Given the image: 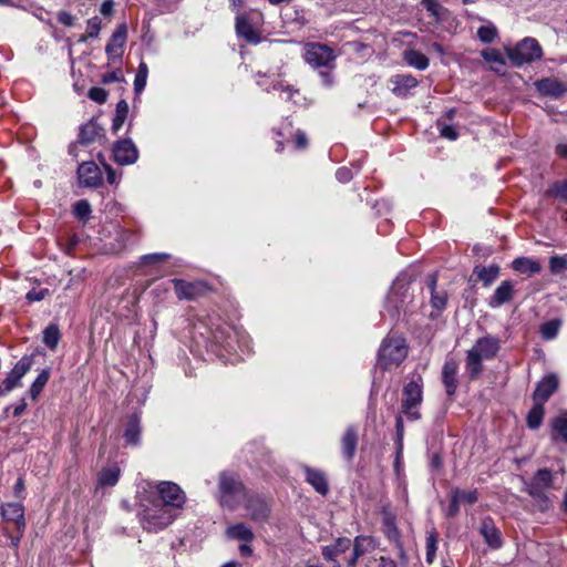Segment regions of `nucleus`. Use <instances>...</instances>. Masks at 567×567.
<instances>
[{
	"mask_svg": "<svg viewBox=\"0 0 567 567\" xmlns=\"http://www.w3.org/2000/svg\"><path fill=\"white\" fill-rule=\"evenodd\" d=\"M501 349L497 337L485 336L478 338L467 351L465 370L471 380H476L483 372V361L494 359Z\"/></svg>",
	"mask_w": 567,
	"mask_h": 567,
	"instance_id": "f257e3e1",
	"label": "nucleus"
},
{
	"mask_svg": "<svg viewBox=\"0 0 567 567\" xmlns=\"http://www.w3.org/2000/svg\"><path fill=\"white\" fill-rule=\"evenodd\" d=\"M477 38L483 43H493L498 38V30L493 23L482 25L477 30Z\"/></svg>",
	"mask_w": 567,
	"mask_h": 567,
	"instance_id": "c03bdc74",
	"label": "nucleus"
},
{
	"mask_svg": "<svg viewBox=\"0 0 567 567\" xmlns=\"http://www.w3.org/2000/svg\"><path fill=\"white\" fill-rule=\"evenodd\" d=\"M423 401V379L417 375L408 382L402 390L401 413L409 421L421 419L420 406Z\"/></svg>",
	"mask_w": 567,
	"mask_h": 567,
	"instance_id": "423d86ee",
	"label": "nucleus"
},
{
	"mask_svg": "<svg viewBox=\"0 0 567 567\" xmlns=\"http://www.w3.org/2000/svg\"><path fill=\"white\" fill-rule=\"evenodd\" d=\"M61 339V333L58 324L50 323L43 331V343L52 351H54Z\"/></svg>",
	"mask_w": 567,
	"mask_h": 567,
	"instance_id": "4c0bfd02",
	"label": "nucleus"
},
{
	"mask_svg": "<svg viewBox=\"0 0 567 567\" xmlns=\"http://www.w3.org/2000/svg\"><path fill=\"white\" fill-rule=\"evenodd\" d=\"M113 159L122 166L132 165L138 159V150L130 138L117 141L113 146Z\"/></svg>",
	"mask_w": 567,
	"mask_h": 567,
	"instance_id": "2eb2a0df",
	"label": "nucleus"
},
{
	"mask_svg": "<svg viewBox=\"0 0 567 567\" xmlns=\"http://www.w3.org/2000/svg\"><path fill=\"white\" fill-rule=\"evenodd\" d=\"M439 126H440L441 136H443L447 140H451V141H455L457 138L458 132L454 126L441 125L440 123H439Z\"/></svg>",
	"mask_w": 567,
	"mask_h": 567,
	"instance_id": "13d9d810",
	"label": "nucleus"
},
{
	"mask_svg": "<svg viewBox=\"0 0 567 567\" xmlns=\"http://www.w3.org/2000/svg\"><path fill=\"white\" fill-rule=\"evenodd\" d=\"M393 85L392 92L399 97H406L410 95L411 90L417 86V80L410 74H396L390 79Z\"/></svg>",
	"mask_w": 567,
	"mask_h": 567,
	"instance_id": "412c9836",
	"label": "nucleus"
},
{
	"mask_svg": "<svg viewBox=\"0 0 567 567\" xmlns=\"http://www.w3.org/2000/svg\"><path fill=\"white\" fill-rule=\"evenodd\" d=\"M245 509L247 517L257 524H265L270 517V506L260 495L254 494L245 497Z\"/></svg>",
	"mask_w": 567,
	"mask_h": 567,
	"instance_id": "ddd939ff",
	"label": "nucleus"
},
{
	"mask_svg": "<svg viewBox=\"0 0 567 567\" xmlns=\"http://www.w3.org/2000/svg\"><path fill=\"white\" fill-rule=\"evenodd\" d=\"M437 277L432 274L427 277V285L431 291V305L434 309L441 311L446 306V293L436 290Z\"/></svg>",
	"mask_w": 567,
	"mask_h": 567,
	"instance_id": "473e14b6",
	"label": "nucleus"
},
{
	"mask_svg": "<svg viewBox=\"0 0 567 567\" xmlns=\"http://www.w3.org/2000/svg\"><path fill=\"white\" fill-rule=\"evenodd\" d=\"M0 515L6 523L1 527L3 535L10 539L11 546L18 548L27 525L23 505L21 503L2 504Z\"/></svg>",
	"mask_w": 567,
	"mask_h": 567,
	"instance_id": "20e7f679",
	"label": "nucleus"
},
{
	"mask_svg": "<svg viewBox=\"0 0 567 567\" xmlns=\"http://www.w3.org/2000/svg\"><path fill=\"white\" fill-rule=\"evenodd\" d=\"M78 177L81 185L97 187L102 184V173L94 162H83L78 168Z\"/></svg>",
	"mask_w": 567,
	"mask_h": 567,
	"instance_id": "6ab92c4d",
	"label": "nucleus"
},
{
	"mask_svg": "<svg viewBox=\"0 0 567 567\" xmlns=\"http://www.w3.org/2000/svg\"><path fill=\"white\" fill-rule=\"evenodd\" d=\"M120 478V470L117 467L103 468L99 473V484L102 486H114Z\"/></svg>",
	"mask_w": 567,
	"mask_h": 567,
	"instance_id": "79ce46f5",
	"label": "nucleus"
},
{
	"mask_svg": "<svg viewBox=\"0 0 567 567\" xmlns=\"http://www.w3.org/2000/svg\"><path fill=\"white\" fill-rule=\"evenodd\" d=\"M395 431H396V447H398V451H401L402 446H403L402 441H403V435H404V425H403L402 413H400L395 417Z\"/></svg>",
	"mask_w": 567,
	"mask_h": 567,
	"instance_id": "6e6d98bb",
	"label": "nucleus"
},
{
	"mask_svg": "<svg viewBox=\"0 0 567 567\" xmlns=\"http://www.w3.org/2000/svg\"><path fill=\"white\" fill-rule=\"evenodd\" d=\"M555 153L558 157L567 159V141H560L555 146Z\"/></svg>",
	"mask_w": 567,
	"mask_h": 567,
	"instance_id": "774afa93",
	"label": "nucleus"
},
{
	"mask_svg": "<svg viewBox=\"0 0 567 567\" xmlns=\"http://www.w3.org/2000/svg\"><path fill=\"white\" fill-rule=\"evenodd\" d=\"M169 258L168 254H148L142 257L143 262L150 264V262H161Z\"/></svg>",
	"mask_w": 567,
	"mask_h": 567,
	"instance_id": "680f3d73",
	"label": "nucleus"
},
{
	"mask_svg": "<svg viewBox=\"0 0 567 567\" xmlns=\"http://www.w3.org/2000/svg\"><path fill=\"white\" fill-rule=\"evenodd\" d=\"M553 486V474L549 470H538L532 480L526 483V492L537 503L542 512L550 507V501L546 492Z\"/></svg>",
	"mask_w": 567,
	"mask_h": 567,
	"instance_id": "1a4fd4ad",
	"label": "nucleus"
},
{
	"mask_svg": "<svg viewBox=\"0 0 567 567\" xmlns=\"http://www.w3.org/2000/svg\"><path fill=\"white\" fill-rule=\"evenodd\" d=\"M123 80V74L121 70H115L113 72L105 73L102 78V82L105 84L112 82H121Z\"/></svg>",
	"mask_w": 567,
	"mask_h": 567,
	"instance_id": "052dcab7",
	"label": "nucleus"
},
{
	"mask_svg": "<svg viewBox=\"0 0 567 567\" xmlns=\"http://www.w3.org/2000/svg\"><path fill=\"white\" fill-rule=\"evenodd\" d=\"M306 473V481L321 495H327L329 492V485L326 475L322 471L312 468L310 466H303Z\"/></svg>",
	"mask_w": 567,
	"mask_h": 567,
	"instance_id": "a878e982",
	"label": "nucleus"
},
{
	"mask_svg": "<svg viewBox=\"0 0 567 567\" xmlns=\"http://www.w3.org/2000/svg\"><path fill=\"white\" fill-rule=\"evenodd\" d=\"M246 497V487L236 473L224 471L218 476L217 499L221 507L235 511Z\"/></svg>",
	"mask_w": 567,
	"mask_h": 567,
	"instance_id": "7ed1b4c3",
	"label": "nucleus"
},
{
	"mask_svg": "<svg viewBox=\"0 0 567 567\" xmlns=\"http://www.w3.org/2000/svg\"><path fill=\"white\" fill-rule=\"evenodd\" d=\"M548 193L561 202H567V179L555 184Z\"/></svg>",
	"mask_w": 567,
	"mask_h": 567,
	"instance_id": "864d4df0",
	"label": "nucleus"
},
{
	"mask_svg": "<svg viewBox=\"0 0 567 567\" xmlns=\"http://www.w3.org/2000/svg\"><path fill=\"white\" fill-rule=\"evenodd\" d=\"M157 493L154 499L163 502V505L172 508L175 513L177 509L182 508L186 502L185 493L173 482H161L157 485Z\"/></svg>",
	"mask_w": 567,
	"mask_h": 567,
	"instance_id": "9b49d317",
	"label": "nucleus"
},
{
	"mask_svg": "<svg viewBox=\"0 0 567 567\" xmlns=\"http://www.w3.org/2000/svg\"><path fill=\"white\" fill-rule=\"evenodd\" d=\"M408 289L404 285L400 286L398 282L392 287L386 301V309L390 312L391 317H396L400 315L401 310L404 309V300L400 299L401 296H404Z\"/></svg>",
	"mask_w": 567,
	"mask_h": 567,
	"instance_id": "b1692460",
	"label": "nucleus"
},
{
	"mask_svg": "<svg viewBox=\"0 0 567 567\" xmlns=\"http://www.w3.org/2000/svg\"><path fill=\"white\" fill-rule=\"evenodd\" d=\"M351 546V540L347 537L338 538L332 545L322 547V556L328 561H336L337 557L346 553Z\"/></svg>",
	"mask_w": 567,
	"mask_h": 567,
	"instance_id": "c85d7f7f",
	"label": "nucleus"
},
{
	"mask_svg": "<svg viewBox=\"0 0 567 567\" xmlns=\"http://www.w3.org/2000/svg\"><path fill=\"white\" fill-rule=\"evenodd\" d=\"M127 38V28L126 24H120L115 31L112 33L106 47L105 53L107 54L109 60L121 59L123 54V47L126 42Z\"/></svg>",
	"mask_w": 567,
	"mask_h": 567,
	"instance_id": "dca6fc26",
	"label": "nucleus"
},
{
	"mask_svg": "<svg viewBox=\"0 0 567 567\" xmlns=\"http://www.w3.org/2000/svg\"><path fill=\"white\" fill-rule=\"evenodd\" d=\"M172 508L152 498L141 513V522L144 529L157 533L171 525L176 518Z\"/></svg>",
	"mask_w": 567,
	"mask_h": 567,
	"instance_id": "39448f33",
	"label": "nucleus"
},
{
	"mask_svg": "<svg viewBox=\"0 0 567 567\" xmlns=\"http://www.w3.org/2000/svg\"><path fill=\"white\" fill-rule=\"evenodd\" d=\"M506 54L514 66L520 68L540 60L543 49L535 38L526 37L514 48L506 49Z\"/></svg>",
	"mask_w": 567,
	"mask_h": 567,
	"instance_id": "0eeeda50",
	"label": "nucleus"
},
{
	"mask_svg": "<svg viewBox=\"0 0 567 567\" xmlns=\"http://www.w3.org/2000/svg\"><path fill=\"white\" fill-rule=\"evenodd\" d=\"M567 269V257L566 256H553L549 259V270L554 275L561 274Z\"/></svg>",
	"mask_w": 567,
	"mask_h": 567,
	"instance_id": "8fccbe9b",
	"label": "nucleus"
},
{
	"mask_svg": "<svg viewBox=\"0 0 567 567\" xmlns=\"http://www.w3.org/2000/svg\"><path fill=\"white\" fill-rule=\"evenodd\" d=\"M404 61L417 70H425L429 66L427 56L416 50L405 51Z\"/></svg>",
	"mask_w": 567,
	"mask_h": 567,
	"instance_id": "e433bc0d",
	"label": "nucleus"
},
{
	"mask_svg": "<svg viewBox=\"0 0 567 567\" xmlns=\"http://www.w3.org/2000/svg\"><path fill=\"white\" fill-rule=\"evenodd\" d=\"M534 85L540 95L551 99H559L567 93V84L556 78L540 79Z\"/></svg>",
	"mask_w": 567,
	"mask_h": 567,
	"instance_id": "f3484780",
	"label": "nucleus"
},
{
	"mask_svg": "<svg viewBox=\"0 0 567 567\" xmlns=\"http://www.w3.org/2000/svg\"><path fill=\"white\" fill-rule=\"evenodd\" d=\"M226 536L230 539H238L244 542H252L255 538L254 532L244 523L230 525L226 529Z\"/></svg>",
	"mask_w": 567,
	"mask_h": 567,
	"instance_id": "72a5a7b5",
	"label": "nucleus"
},
{
	"mask_svg": "<svg viewBox=\"0 0 567 567\" xmlns=\"http://www.w3.org/2000/svg\"><path fill=\"white\" fill-rule=\"evenodd\" d=\"M103 128L94 120L89 121L80 127L79 142L89 145L102 135Z\"/></svg>",
	"mask_w": 567,
	"mask_h": 567,
	"instance_id": "cd10ccee",
	"label": "nucleus"
},
{
	"mask_svg": "<svg viewBox=\"0 0 567 567\" xmlns=\"http://www.w3.org/2000/svg\"><path fill=\"white\" fill-rule=\"evenodd\" d=\"M558 377L554 373L546 374L536 385L533 394L534 402L545 404L558 389Z\"/></svg>",
	"mask_w": 567,
	"mask_h": 567,
	"instance_id": "a211bd4d",
	"label": "nucleus"
},
{
	"mask_svg": "<svg viewBox=\"0 0 567 567\" xmlns=\"http://www.w3.org/2000/svg\"><path fill=\"white\" fill-rule=\"evenodd\" d=\"M457 371L458 363L454 359L445 361L442 369V382L449 395H453L457 389Z\"/></svg>",
	"mask_w": 567,
	"mask_h": 567,
	"instance_id": "5701e85b",
	"label": "nucleus"
},
{
	"mask_svg": "<svg viewBox=\"0 0 567 567\" xmlns=\"http://www.w3.org/2000/svg\"><path fill=\"white\" fill-rule=\"evenodd\" d=\"M482 58L491 64V70L498 74H504L505 59L495 48H486L481 52Z\"/></svg>",
	"mask_w": 567,
	"mask_h": 567,
	"instance_id": "c756f323",
	"label": "nucleus"
},
{
	"mask_svg": "<svg viewBox=\"0 0 567 567\" xmlns=\"http://www.w3.org/2000/svg\"><path fill=\"white\" fill-rule=\"evenodd\" d=\"M295 145H296V148H299V150H303L307 147L308 138L303 132L298 131L296 133Z\"/></svg>",
	"mask_w": 567,
	"mask_h": 567,
	"instance_id": "338daca9",
	"label": "nucleus"
},
{
	"mask_svg": "<svg viewBox=\"0 0 567 567\" xmlns=\"http://www.w3.org/2000/svg\"><path fill=\"white\" fill-rule=\"evenodd\" d=\"M33 365V357H22L2 380L0 384V396H6L16 388L21 386L22 378L31 370Z\"/></svg>",
	"mask_w": 567,
	"mask_h": 567,
	"instance_id": "9d476101",
	"label": "nucleus"
},
{
	"mask_svg": "<svg viewBox=\"0 0 567 567\" xmlns=\"http://www.w3.org/2000/svg\"><path fill=\"white\" fill-rule=\"evenodd\" d=\"M58 21L63 24V25H66V27H72L73 25V21H74V18L71 13L66 12V11H60L58 13Z\"/></svg>",
	"mask_w": 567,
	"mask_h": 567,
	"instance_id": "0e129e2a",
	"label": "nucleus"
},
{
	"mask_svg": "<svg viewBox=\"0 0 567 567\" xmlns=\"http://www.w3.org/2000/svg\"><path fill=\"white\" fill-rule=\"evenodd\" d=\"M480 533L483 536L485 543L493 549H498L502 544V535L498 528L495 526L494 520L491 517H485L480 527Z\"/></svg>",
	"mask_w": 567,
	"mask_h": 567,
	"instance_id": "aec40b11",
	"label": "nucleus"
},
{
	"mask_svg": "<svg viewBox=\"0 0 567 567\" xmlns=\"http://www.w3.org/2000/svg\"><path fill=\"white\" fill-rule=\"evenodd\" d=\"M148 68L146 63L141 62L134 79V91L136 94H140L145 89Z\"/></svg>",
	"mask_w": 567,
	"mask_h": 567,
	"instance_id": "a18cd8bd",
	"label": "nucleus"
},
{
	"mask_svg": "<svg viewBox=\"0 0 567 567\" xmlns=\"http://www.w3.org/2000/svg\"><path fill=\"white\" fill-rule=\"evenodd\" d=\"M561 326V321L559 319H553L549 321L544 322L540 328L539 332L544 340H553L557 337L559 329Z\"/></svg>",
	"mask_w": 567,
	"mask_h": 567,
	"instance_id": "37998d69",
	"label": "nucleus"
},
{
	"mask_svg": "<svg viewBox=\"0 0 567 567\" xmlns=\"http://www.w3.org/2000/svg\"><path fill=\"white\" fill-rule=\"evenodd\" d=\"M421 3L430 13V16L435 19V21H441L442 13L445 11V9L437 0H421Z\"/></svg>",
	"mask_w": 567,
	"mask_h": 567,
	"instance_id": "de8ad7c7",
	"label": "nucleus"
},
{
	"mask_svg": "<svg viewBox=\"0 0 567 567\" xmlns=\"http://www.w3.org/2000/svg\"><path fill=\"white\" fill-rule=\"evenodd\" d=\"M512 268L523 275L533 276L543 269L539 261L528 257H517L512 262Z\"/></svg>",
	"mask_w": 567,
	"mask_h": 567,
	"instance_id": "bb28decb",
	"label": "nucleus"
},
{
	"mask_svg": "<svg viewBox=\"0 0 567 567\" xmlns=\"http://www.w3.org/2000/svg\"><path fill=\"white\" fill-rule=\"evenodd\" d=\"M545 409L544 404L539 402H534L533 408L529 410L527 414V425L532 430H537L544 419Z\"/></svg>",
	"mask_w": 567,
	"mask_h": 567,
	"instance_id": "58836bf2",
	"label": "nucleus"
},
{
	"mask_svg": "<svg viewBox=\"0 0 567 567\" xmlns=\"http://www.w3.org/2000/svg\"><path fill=\"white\" fill-rule=\"evenodd\" d=\"M336 176H337L338 181H340L341 183H347V182L351 181L352 173L349 168L342 167L337 171Z\"/></svg>",
	"mask_w": 567,
	"mask_h": 567,
	"instance_id": "69168bd1",
	"label": "nucleus"
},
{
	"mask_svg": "<svg viewBox=\"0 0 567 567\" xmlns=\"http://www.w3.org/2000/svg\"><path fill=\"white\" fill-rule=\"evenodd\" d=\"M437 549V533L435 529H432L427 533L426 536V561L432 564L435 559Z\"/></svg>",
	"mask_w": 567,
	"mask_h": 567,
	"instance_id": "49530a36",
	"label": "nucleus"
},
{
	"mask_svg": "<svg viewBox=\"0 0 567 567\" xmlns=\"http://www.w3.org/2000/svg\"><path fill=\"white\" fill-rule=\"evenodd\" d=\"M101 24L102 22L99 17L89 19L86 23V34L81 39V41H84L87 38H97L101 31Z\"/></svg>",
	"mask_w": 567,
	"mask_h": 567,
	"instance_id": "3c124183",
	"label": "nucleus"
},
{
	"mask_svg": "<svg viewBox=\"0 0 567 567\" xmlns=\"http://www.w3.org/2000/svg\"><path fill=\"white\" fill-rule=\"evenodd\" d=\"M334 51L327 44L309 42L305 45V61L313 69H327L320 71V76L324 85L330 86L333 82L331 71L334 69Z\"/></svg>",
	"mask_w": 567,
	"mask_h": 567,
	"instance_id": "f03ea898",
	"label": "nucleus"
},
{
	"mask_svg": "<svg viewBox=\"0 0 567 567\" xmlns=\"http://www.w3.org/2000/svg\"><path fill=\"white\" fill-rule=\"evenodd\" d=\"M408 349L402 337H388L383 340L378 355V365L388 370L399 365L406 357Z\"/></svg>",
	"mask_w": 567,
	"mask_h": 567,
	"instance_id": "6e6552de",
	"label": "nucleus"
},
{
	"mask_svg": "<svg viewBox=\"0 0 567 567\" xmlns=\"http://www.w3.org/2000/svg\"><path fill=\"white\" fill-rule=\"evenodd\" d=\"M514 297V284L511 280H504L495 289L494 293L488 299L491 308H498L504 303L509 302Z\"/></svg>",
	"mask_w": 567,
	"mask_h": 567,
	"instance_id": "4be33fe9",
	"label": "nucleus"
},
{
	"mask_svg": "<svg viewBox=\"0 0 567 567\" xmlns=\"http://www.w3.org/2000/svg\"><path fill=\"white\" fill-rule=\"evenodd\" d=\"M382 523L385 528V534L390 539L399 542L400 533L396 526L395 515L388 508L382 509Z\"/></svg>",
	"mask_w": 567,
	"mask_h": 567,
	"instance_id": "f704fd0d",
	"label": "nucleus"
},
{
	"mask_svg": "<svg viewBox=\"0 0 567 567\" xmlns=\"http://www.w3.org/2000/svg\"><path fill=\"white\" fill-rule=\"evenodd\" d=\"M174 291L179 300L193 301L204 296L208 286L204 281H186L183 279H172Z\"/></svg>",
	"mask_w": 567,
	"mask_h": 567,
	"instance_id": "4468645a",
	"label": "nucleus"
},
{
	"mask_svg": "<svg viewBox=\"0 0 567 567\" xmlns=\"http://www.w3.org/2000/svg\"><path fill=\"white\" fill-rule=\"evenodd\" d=\"M127 114H128V104L125 100H121L116 104L115 116L112 122V131L114 133H117L120 131V128L123 126V124L127 117Z\"/></svg>",
	"mask_w": 567,
	"mask_h": 567,
	"instance_id": "ea45409f",
	"label": "nucleus"
},
{
	"mask_svg": "<svg viewBox=\"0 0 567 567\" xmlns=\"http://www.w3.org/2000/svg\"><path fill=\"white\" fill-rule=\"evenodd\" d=\"M370 539L368 537L358 536L355 537L353 542V554L355 556H362L365 553V549L363 547L364 542H369Z\"/></svg>",
	"mask_w": 567,
	"mask_h": 567,
	"instance_id": "bf43d9fd",
	"label": "nucleus"
},
{
	"mask_svg": "<svg viewBox=\"0 0 567 567\" xmlns=\"http://www.w3.org/2000/svg\"><path fill=\"white\" fill-rule=\"evenodd\" d=\"M74 214L80 219H87L91 214V206L87 200L81 199L74 205Z\"/></svg>",
	"mask_w": 567,
	"mask_h": 567,
	"instance_id": "603ef678",
	"label": "nucleus"
},
{
	"mask_svg": "<svg viewBox=\"0 0 567 567\" xmlns=\"http://www.w3.org/2000/svg\"><path fill=\"white\" fill-rule=\"evenodd\" d=\"M255 16L259 18L261 14L258 12L241 13L236 17V33L246 42L258 44L261 41L260 34L255 28L258 21H255Z\"/></svg>",
	"mask_w": 567,
	"mask_h": 567,
	"instance_id": "f8f14e48",
	"label": "nucleus"
},
{
	"mask_svg": "<svg viewBox=\"0 0 567 567\" xmlns=\"http://www.w3.org/2000/svg\"><path fill=\"white\" fill-rule=\"evenodd\" d=\"M461 502L455 497V495L451 492V502L447 507V516L455 517L460 512Z\"/></svg>",
	"mask_w": 567,
	"mask_h": 567,
	"instance_id": "e2e57ef3",
	"label": "nucleus"
},
{
	"mask_svg": "<svg viewBox=\"0 0 567 567\" xmlns=\"http://www.w3.org/2000/svg\"><path fill=\"white\" fill-rule=\"evenodd\" d=\"M50 379V369L42 370L39 375L35 378L33 383L29 389V394L32 400H37L39 394L42 392L43 388L48 383Z\"/></svg>",
	"mask_w": 567,
	"mask_h": 567,
	"instance_id": "a19ab883",
	"label": "nucleus"
},
{
	"mask_svg": "<svg viewBox=\"0 0 567 567\" xmlns=\"http://www.w3.org/2000/svg\"><path fill=\"white\" fill-rule=\"evenodd\" d=\"M358 446V431L354 426L350 425L346 429L341 439L342 455L347 461H352Z\"/></svg>",
	"mask_w": 567,
	"mask_h": 567,
	"instance_id": "393cba45",
	"label": "nucleus"
},
{
	"mask_svg": "<svg viewBox=\"0 0 567 567\" xmlns=\"http://www.w3.org/2000/svg\"><path fill=\"white\" fill-rule=\"evenodd\" d=\"M474 274L477 275L478 279L488 287L499 274V267L497 265H489L487 267H475Z\"/></svg>",
	"mask_w": 567,
	"mask_h": 567,
	"instance_id": "c9c22d12",
	"label": "nucleus"
},
{
	"mask_svg": "<svg viewBox=\"0 0 567 567\" xmlns=\"http://www.w3.org/2000/svg\"><path fill=\"white\" fill-rule=\"evenodd\" d=\"M49 293V289L47 288H43V289H31L25 298L30 301V302H35V301H41L43 300Z\"/></svg>",
	"mask_w": 567,
	"mask_h": 567,
	"instance_id": "4d7b16f0",
	"label": "nucleus"
},
{
	"mask_svg": "<svg viewBox=\"0 0 567 567\" xmlns=\"http://www.w3.org/2000/svg\"><path fill=\"white\" fill-rule=\"evenodd\" d=\"M140 436L141 420L137 414H133L130 416L124 432L126 444L136 446L140 443Z\"/></svg>",
	"mask_w": 567,
	"mask_h": 567,
	"instance_id": "2f4dec72",
	"label": "nucleus"
},
{
	"mask_svg": "<svg viewBox=\"0 0 567 567\" xmlns=\"http://www.w3.org/2000/svg\"><path fill=\"white\" fill-rule=\"evenodd\" d=\"M87 96L96 103H105L107 100V92L102 87H91Z\"/></svg>",
	"mask_w": 567,
	"mask_h": 567,
	"instance_id": "5fc2aeb1",
	"label": "nucleus"
},
{
	"mask_svg": "<svg viewBox=\"0 0 567 567\" xmlns=\"http://www.w3.org/2000/svg\"><path fill=\"white\" fill-rule=\"evenodd\" d=\"M551 439L554 441L561 440L567 443V411L560 412L551 419Z\"/></svg>",
	"mask_w": 567,
	"mask_h": 567,
	"instance_id": "7c9ffc66",
	"label": "nucleus"
},
{
	"mask_svg": "<svg viewBox=\"0 0 567 567\" xmlns=\"http://www.w3.org/2000/svg\"><path fill=\"white\" fill-rule=\"evenodd\" d=\"M455 497L462 503H466V504H474L477 502L478 499V493H477V489H471V491H463L461 488H453L451 491Z\"/></svg>",
	"mask_w": 567,
	"mask_h": 567,
	"instance_id": "09e8293b",
	"label": "nucleus"
}]
</instances>
